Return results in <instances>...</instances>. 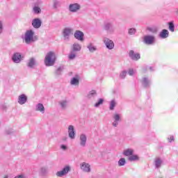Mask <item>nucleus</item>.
Wrapping results in <instances>:
<instances>
[{
	"label": "nucleus",
	"instance_id": "obj_1",
	"mask_svg": "<svg viewBox=\"0 0 178 178\" xmlns=\"http://www.w3.org/2000/svg\"><path fill=\"white\" fill-rule=\"evenodd\" d=\"M34 31L33 30H28L24 35V41L26 44H30L31 42H35L38 40L37 36H34Z\"/></svg>",
	"mask_w": 178,
	"mask_h": 178
},
{
	"label": "nucleus",
	"instance_id": "obj_2",
	"mask_svg": "<svg viewBox=\"0 0 178 178\" xmlns=\"http://www.w3.org/2000/svg\"><path fill=\"white\" fill-rule=\"evenodd\" d=\"M56 60V56L55 52L49 51L47 54L44 58V63L46 66H54Z\"/></svg>",
	"mask_w": 178,
	"mask_h": 178
},
{
	"label": "nucleus",
	"instance_id": "obj_3",
	"mask_svg": "<svg viewBox=\"0 0 178 178\" xmlns=\"http://www.w3.org/2000/svg\"><path fill=\"white\" fill-rule=\"evenodd\" d=\"M62 34L64 40L65 41H69L70 35H73V29L69 27L65 28L63 30Z\"/></svg>",
	"mask_w": 178,
	"mask_h": 178
},
{
	"label": "nucleus",
	"instance_id": "obj_4",
	"mask_svg": "<svg viewBox=\"0 0 178 178\" xmlns=\"http://www.w3.org/2000/svg\"><path fill=\"white\" fill-rule=\"evenodd\" d=\"M24 59V56H22L19 52L14 53L12 57V60L14 63H20Z\"/></svg>",
	"mask_w": 178,
	"mask_h": 178
},
{
	"label": "nucleus",
	"instance_id": "obj_5",
	"mask_svg": "<svg viewBox=\"0 0 178 178\" xmlns=\"http://www.w3.org/2000/svg\"><path fill=\"white\" fill-rule=\"evenodd\" d=\"M121 116H122V115H120L119 113H114L113 115V122H112V126L113 127H116L117 126L119 125V122L122 121Z\"/></svg>",
	"mask_w": 178,
	"mask_h": 178
},
{
	"label": "nucleus",
	"instance_id": "obj_6",
	"mask_svg": "<svg viewBox=\"0 0 178 178\" xmlns=\"http://www.w3.org/2000/svg\"><path fill=\"white\" fill-rule=\"evenodd\" d=\"M70 165H66L63 168V170L56 172L57 177H63V176L67 175L70 172Z\"/></svg>",
	"mask_w": 178,
	"mask_h": 178
},
{
	"label": "nucleus",
	"instance_id": "obj_7",
	"mask_svg": "<svg viewBox=\"0 0 178 178\" xmlns=\"http://www.w3.org/2000/svg\"><path fill=\"white\" fill-rule=\"evenodd\" d=\"M143 41L147 45H152L155 42V36L151 35H145Z\"/></svg>",
	"mask_w": 178,
	"mask_h": 178
},
{
	"label": "nucleus",
	"instance_id": "obj_8",
	"mask_svg": "<svg viewBox=\"0 0 178 178\" xmlns=\"http://www.w3.org/2000/svg\"><path fill=\"white\" fill-rule=\"evenodd\" d=\"M103 41L108 49H113L115 48V43L113 42V40L104 38Z\"/></svg>",
	"mask_w": 178,
	"mask_h": 178
},
{
	"label": "nucleus",
	"instance_id": "obj_9",
	"mask_svg": "<svg viewBox=\"0 0 178 178\" xmlns=\"http://www.w3.org/2000/svg\"><path fill=\"white\" fill-rule=\"evenodd\" d=\"M81 8L80 4L77 3H71L69 6V10L70 12H72V13H76V12H79V10Z\"/></svg>",
	"mask_w": 178,
	"mask_h": 178
},
{
	"label": "nucleus",
	"instance_id": "obj_10",
	"mask_svg": "<svg viewBox=\"0 0 178 178\" xmlns=\"http://www.w3.org/2000/svg\"><path fill=\"white\" fill-rule=\"evenodd\" d=\"M70 83L71 86L79 87V84H80V75L75 74L74 76L71 79Z\"/></svg>",
	"mask_w": 178,
	"mask_h": 178
},
{
	"label": "nucleus",
	"instance_id": "obj_11",
	"mask_svg": "<svg viewBox=\"0 0 178 178\" xmlns=\"http://www.w3.org/2000/svg\"><path fill=\"white\" fill-rule=\"evenodd\" d=\"M68 137L71 138V140H74L76 138V131H74V126L70 125L68 127Z\"/></svg>",
	"mask_w": 178,
	"mask_h": 178
},
{
	"label": "nucleus",
	"instance_id": "obj_12",
	"mask_svg": "<svg viewBox=\"0 0 178 178\" xmlns=\"http://www.w3.org/2000/svg\"><path fill=\"white\" fill-rule=\"evenodd\" d=\"M81 169L86 173H90V172H91V165L88 163L83 162L81 163Z\"/></svg>",
	"mask_w": 178,
	"mask_h": 178
},
{
	"label": "nucleus",
	"instance_id": "obj_13",
	"mask_svg": "<svg viewBox=\"0 0 178 178\" xmlns=\"http://www.w3.org/2000/svg\"><path fill=\"white\" fill-rule=\"evenodd\" d=\"M129 56L132 60H138L141 58L140 53H136L134 50L129 51Z\"/></svg>",
	"mask_w": 178,
	"mask_h": 178
},
{
	"label": "nucleus",
	"instance_id": "obj_14",
	"mask_svg": "<svg viewBox=\"0 0 178 178\" xmlns=\"http://www.w3.org/2000/svg\"><path fill=\"white\" fill-rule=\"evenodd\" d=\"M27 95L25 94H22L18 96L17 102L19 104V105H24L27 102Z\"/></svg>",
	"mask_w": 178,
	"mask_h": 178
},
{
	"label": "nucleus",
	"instance_id": "obj_15",
	"mask_svg": "<svg viewBox=\"0 0 178 178\" xmlns=\"http://www.w3.org/2000/svg\"><path fill=\"white\" fill-rule=\"evenodd\" d=\"M141 84L145 88H148L151 86V79H148V77H143L141 79Z\"/></svg>",
	"mask_w": 178,
	"mask_h": 178
},
{
	"label": "nucleus",
	"instance_id": "obj_16",
	"mask_svg": "<svg viewBox=\"0 0 178 178\" xmlns=\"http://www.w3.org/2000/svg\"><path fill=\"white\" fill-rule=\"evenodd\" d=\"M79 144H80L81 147H83V148H84V147H86V145L87 144V136H86V134H82L80 135Z\"/></svg>",
	"mask_w": 178,
	"mask_h": 178
},
{
	"label": "nucleus",
	"instance_id": "obj_17",
	"mask_svg": "<svg viewBox=\"0 0 178 178\" xmlns=\"http://www.w3.org/2000/svg\"><path fill=\"white\" fill-rule=\"evenodd\" d=\"M163 163V161L162 160V159L159 157H156V159H154V165L155 166V169H161V168H162Z\"/></svg>",
	"mask_w": 178,
	"mask_h": 178
},
{
	"label": "nucleus",
	"instance_id": "obj_18",
	"mask_svg": "<svg viewBox=\"0 0 178 178\" xmlns=\"http://www.w3.org/2000/svg\"><path fill=\"white\" fill-rule=\"evenodd\" d=\"M74 37L76 40H78V41H84V33L81 31H76Z\"/></svg>",
	"mask_w": 178,
	"mask_h": 178
},
{
	"label": "nucleus",
	"instance_id": "obj_19",
	"mask_svg": "<svg viewBox=\"0 0 178 178\" xmlns=\"http://www.w3.org/2000/svg\"><path fill=\"white\" fill-rule=\"evenodd\" d=\"M42 22L38 18H35L32 20V26L34 29H40L41 27Z\"/></svg>",
	"mask_w": 178,
	"mask_h": 178
},
{
	"label": "nucleus",
	"instance_id": "obj_20",
	"mask_svg": "<svg viewBox=\"0 0 178 178\" xmlns=\"http://www.w3.org/2000/svg\"><path fill=\"white\" fill-rule=\"evenodd\" d=\"M59 105L61 111H66L69 106V102L66 99L61 100L59 102Z\"/></svg>",
	"mask_w": 178,
	"mask_h": 178
},
{
	"label": "nucleus",
	"instance_id": "obj_21",
	"mask_svg": "<svg viewBox=\"0 0 178 178\" xmlns=\"http://www.w3.org/2000/svg\"><path fill=\"white\" fill-rule=\"evenodd\" d=\"M35 111L37 112H40V113H45V107L44 104L39 103L36 105Z\"/></svg>",
	"mask_w": 178,
	"mask_h": 178
},
{
	"label": "nucleus",
	"instance_id": "obj_22",
	"mask_svg": "<svg viewBox=\"0 0 178 178\" xmlns=\"http://www.w3.org/2000/svg\"><path fill=\"white\" fill-rule=\"evenodd\" d=\"M97 97V91L96 90H90L88 95L87 98L88 99H94Z\"/></svg>",
	"mask_w": 178,
	"mask_h": 178
},
{
	"label": "nucleus",
	"instance_id": "obj_23",
	"mask_svg": "<svg viewBox=\"0 0 178 178\" xmlns=\"http://www.w3.org/2000/svg\"><path fill=\"white\" fill-rule=\"evenodd\" d=\"M161 38H168L169 37V31L166 29L162 30L159 34Z\"/></svg>",
	"mask_w": 178,
	"mask_h": 178
},
{
	"label": "nucleus",
	"instance_id": "obj_24",
	"mask_svg": "<svg viewBox=\"0 0 178 178\" xmlns=\"http://www.w3.org/2000/svg\"><path fill=\"white\" fill-rule=\"evenodd\" d=\"M80 51H81V45L79 43H74L72 45V51L79 52Z\"/></svg>",
	"mask_w": 178,
	"mask_h": 178
},
{
	"label": "nucleus",
	"instance_id": "obj_25",
	"mask_svg": "<svg viewBox=\"0 0 178 178\" xmlns=\"http://www.w3.org/2000/svg\"><path fill=\"white\" fill-rule=\"evenodd\" d=\"M87 48L88 49H89V52H90L91 54L95 52V51H97V46L94 45L92 43H89L87 45Z\"/></svg>",
	"mask_w": 178,
	"mask_h": 178
},
{
	"label": "nucleus",
	"instance_id": "obj_26",
	"mask_svg": "<svg viewBox=\"0 0 178 178\" xmlns=\"http://www.w3.org/2000/svg\"><path fill=\"white\" fill-rule=\"evenodd\" d=\"M133 154H134V150L133 149H127L123 152V155H124V156H131Z\"/></svg>",
	"mask_w": 178,
	"mask_h": 178
},
{
	"label": "nucleus",
	"instance_id": "obj_27",
	"mask_svg": "<svg viewBox=\"0 0 178 178\" xmlns=\"http://www.w3.org/2000/svg\"><path fill=\"white\" fill-rule=\"evenodd\" d=\"M104 30H106V31H112V23L106 22L104 24Z\"/></svg>",
	"mask_w": 178,
	"mask_h": 178
},
{
	"label": "nucleus",
	"instance_id": "obj_28",
	"mask_svg": "<svg viewBox=\"0 0 178 178\" xmlns=\"http://www.w3.org/2000/svg\"><path fill=\"white\" fill-rule=\"evenodd\" d=\"M35 65H37V61L35 60V58H31L28 63V66L29 67H33V66H35Z\"/></svg>",
	"mask_w": 178,
	"mask_h": 178
},
{
	"label": "nucleus",
	"instance_id": "obj_29",
	"mask_svg": "<svg viewBox=\"0 0 178 178\" xmlns=\"http://www.w3.org/2000/svg\"><path fill=\"white\" fill-rule=\"evenodd\" d=\"M33 12L35 15H40V13H41V8L38 6H35L33 8Z\"/></svg>",
	"mask_w": 178,
	"mask_h": 178
},
{
	"label": "nucleus",
	"instance_id": "obj_30",
	"mask_svg": "<svg viewBox=\"0 0 178 178\" xmlns=\"http://www.w3.org/2000/svg\"><path fill=\"white\" fill-rule=\"evenodd\" d=\"M115 106H116V100L112 99L110 102V106H109L110 111H114Z\"/></svg>",
	"mask_w": 178,
	"mask_h": 178
},
{
	"label": "nucleus",
	"instance_id": "obj_31",
	"mask_svg": "<svg viewBox=\"0 0 178 178\" xmlns=\"http://www.w3.org/2000/svg\"><path fill=\"white\" fill-rule=\"evenodd\" d=\"M128 159L130 162H134L136 161H138L140 158L137 155L131 154V156H129Z\"/></svg>",
	"mask_w": 178,
	"mask_h": 178
},
{
	"label": "nucleus",
	"instance_id": "obj_32",
	"mask_svg": "<svg viewBox=\"0 0 178 178\" xmlns=\"http://www.w3.org/2000/svg\"><path fill=\"white\" fill-rule=\"evenodd\" d=\"M76 56V51H72L68 55V58L70 59V60H73V59H74Z\"/></svg>",
	"mask_w": 178,
	"mask_h": 178
},
{
	"label": "nucleus",
	"instance_id": "obj_33",
	"mask_svg": "<svg viewBox=\"0 0 178 178\" xmlns=\"http://www.w3.org/2000/svg\"><path fill=\"white\" fill-rule=\"evenodd\" d=\"M126 165V159L125 158H121L118 161V166H124Z\"/></svg>",
	"mask_w": 178,
	"mask_h": 178
},
{
	"label": "nucleus",
	"instance_id": "obj_34",
	"mask_svg": "<svg viewBox=\"0 0 178 178\" xmlns=\"http://www.w3.org/2000/svg\"><path fill=\"white\" fill-rule=\"evenodd\" d=\"M104 104V99H99L98 102H97L95 104V108H98V106H99V105H102Z\"/></svg>",
	"mask_w": 178,
	"mask_h": 178
},
{
	"label": "nucleus",
	"instance_id": "obj_35",
	"mask_svg": "<svg viewBox=\"0 0 178 178\" xmlns=\"http://www.w3.org/2000/svg\"><path fill=\"white\" fill-rule=\"evenodd\" d=\"M137 73V71L134 68H130L128 71V74L130 76H134Z\"/></svg>",
	"mask_w": 178,
	"mask_h": 178
},
{
	"label": "nucleus",
	"instance_id": "obj_36",
	"mask_svg": "<svg viewBox=\"0 0 178 178\" xmlns=\"http://www.w3.org/2000/svg\"><path fill=\"white\" fill-rule=\"evenodd\" d=\"M169 30L173 33L175 31V24L172 22L168 23Z\"/></svg>",
	"mask_w": 178,
	"mask_h": 178
},
{
	"label": "nucleus",
	"instance_id": "obj_37",
	"mask_svg": "<svg viewBox=\"0 0 178 178\" xmlns=\"http://www.w3.org/2000/svg\"><path fill=\"white\" fill-rule=\"evenodd\" d=\"M147 30L150 33H156V31H158L156 27H147Z\"/></svg>",
	"mask_w": 178,
	"mask_h": 178
},
{
	"label": "nucleus",
	"instance_id": "obj_38",
	"mask_svg": "<svg viewBox=\"0 0 178 178\" xmlns=\"http://www.w3.org/2000/svg\"><path fill=\"white\" fill-rule=\"evenodd\" d=\"M127 74V72L126 71H122L120 74V78L122 79H126V76Z\"/></svg>",
	"mask_w": 178,
	"mask_h": 178
},
{
	"label": "nucleus",
	"instance_id": "obj_39",
	"mask_svg": "<svg viewBox=\"0 0 178 178\" xmlns=\"http://www.w3.org/2000/svg\"><path fill=\"white\" fill-rule=\"evenodd\" d=\"M128 33L130 35H133L136 34V29H129V31H128Z\"/></svg>",
	"mask_w": 178,
	"mask_h": 178
},
{
	"label": "nucleus",
	"instance_id": "obj_40",
	"mask_svg": "<svg viewBox=\"0 0 178 178\" xmlns=\"http://www.w3.org/2000/svg\"><path fill=\"white\" fill-rule=\"evenodd\" d=\"M168 140L170 143H173V141H175V136H174L173 135L170 136L168 138Z\"/></svg>",
	"mask_w": 178,
	"mask_h": 178
},
{
	"label": "nucleus",
	"instance_id": "obj_41",
	"mask_svg": "<svg viewBox=\"0 0 178 178\" xmlns=\"http://www.w3.org/2000/svg\"><path fill=\"white\" fill-rule=\"evenodd\" d=\"M62 70L63 68L59 67L56 70V74H57V76H59V74H60L62 73Z\"/></svg>",
	"mask_w": 178,
	"mask_h": 178
},
{
	"label": "nucleus",
	"instance_id": "obj_42",
	"mask_svg": "<svg viewBox=\"0 0 178 178\" xmlns=\"http://www.w3.org/2000/svg\"><path fill=\"white\" fill-rule=\"evenodd\" d=\"M58 5H59V2L58 1H55L53 5L54 9H56V8H58Z\"/></svg>",
	"mask_w": 178,
	"mask_h": 178
},
{
	"label": "nucleus",
	"instance_id": "obj_43",
	"mask_svg": "<svg viewBox=\"0 0 178 178\" xmlns=\"http://www.w3.org/2000/svg\"><path fill=\"white\" fill-rule=\"evenodd\" d=\"M60 148L61 149H63V151H66V149H67V147L65 145H61Z\"/></svg>",
	"mask_w": 178,
	"mask_h": 178
},
{
	"label": "nucleus",
	"instance_id": "obj_44",
	"mask_svg": "<svg viewBox=\"0 0 178 178\" xmlns=\"http://www.w3.org/2000/svg\"><path fill=\"white\" fill-rule=\"evenodd\" d=\"M3 30V26L2 25V22L0 21V34L2 33Z\"/></svg>",
	"mask_w": 178,
	"mask_h": 178
},
{
	"label": "nucleus",
	"instance_id": "obj_45",
	"mask_svg": "<svg viewBox=\"0 0 178 178\" xmlns=\"http://www.w3.org/2000/svg\"><path fill=\"white\" fill-rule=\"evenodd\" d=\"M12 129H9L6 131V134H12Z\"/></svg>",
	"mask_w": 178,
	"mask_h": 178
},
{
	"label": "nucleus",
	"instance_id": "obj_46",
	"mask_svg": "<svg viewBox=\"0 0 178 178\" xmlns=\"http://www.w3.org/2000/svg\"><path fill=\"white\" fill-rule=\"evenodd\" d=\"M149 70L150 72H154V68L149 67Z\"/></svg>",
	"mask_w": 178,
	"mask_h": 178
},
{
	"label": "nucleus",
	"instance_id": "obj_47",
	"mask_svg": "<svg viewBox=\"0 0 178 178\" xmlns=\"http://www.w3.org/2000/svg\"><path fill=\"white\" fill-rule=\"evenodd\" d=\"M3 178H9V175H4V176H3Z\"/></svg>",
	"mask_w": 178,
	"mask_h": 178
}]
</instances>
